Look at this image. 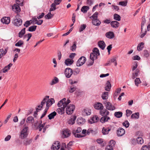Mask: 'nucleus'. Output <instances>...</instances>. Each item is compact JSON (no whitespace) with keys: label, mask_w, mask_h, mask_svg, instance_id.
I'll use <instances>...</instances> for the list:
<instances>
[{"label":"nucleus","mask_w":150,"mask_h":150,"mask_svg":"<svg viewBox=\"0 0 150 150\" xmlns=\"http://www.w3.org/2000/svg\"><path fill=\"white\" fill-rule=\"evenodd\" d=\"M70 102V100L67 99L66 100L65 98H64L58 103L57 105L58 107H60L57 109L56 111L59 114H63L64 112V109L67 105Z\"/></svg>","instance_id":"obj_1"},{"label":"nucleus","mask_w":150,"mask_h":150,"mask_svg":"<svg viewBox=\"0 0 150 150\" xmlns=\"http://www.w3.org/2000/svg\"><path fill=\"white\" fill-rule=\"evenodd\" d=\"M28 127H24L20 132V137L21 139H24L26 138L28 135Z\"/></svg>","instance_id":"obj_2"},{"label":"nucleus","mask_w":150,"mask_h":150,"mask_svg":"<svg viewBox=\"0 0 150 150\" xmlns=\"http://www.w3.org/2000/svg\"><path fill=\"white\" fill-rule=\"evenodd\" d=\"M66 107H67L66 109V112L67 114L69 115L71 114L75 109L74 105L72 104H67Z\"/></svg>","instance_id":"obj_3"},{"label":"nucleus","mask_w":150,"mask_h":150,"mask_svg":"<svg viewBox=\"0 0 150 150\" xmlns=\"http://www.w3.org/2000/svg\"><path fill=\"white\" fill-rule=\"evenodd\" d=\"M106 108L107 109L110 110H113L115 109V107L109 102L105 101L103 103Z\"/></svg>","instance_id":"obj_4"},{"label":"nucleus","mask_w":150,"mask_h":150,"mask_svg":"<svg viewBox=\"0 0 150 150\" xmlns=\"http://www.w3.org/2000/svg\"><path fill=\"white\" fill-rule=\"evenodd\" d=\"M13 23L15 26L19 27L22 25V20L19 18L16 17L13 20Z\"/></svg>","instance_id":"obj_5"},{"label":"nucleus","mask_w":150,"mask_h":150,"mask_svg":"<svg viewBox=\"0 0 150 150\" xmlns=\"http://www.w3.org/2000/svg\"><path fill=\"white\" fill-rule=\"evenodd\" d=\"M86 58L83 56L81 57L78 60L76 63V66L80 67L85 62Z\"/></svg>","instance_id":"obj_6"},{"label":"nucleus","mask_w":150,"mask_h":150,"mask_svg":"<svg viewBox=\"0 0 150 150\" xmlns=\"http://www.w3.org/2000/svg\"><path fill=\"white\" fill-rule=\"evenodd\" d=\"M72 70L70 68H67L65 69V75L68 78H70L73 74Z\"/></svg>","instance_id":"obj_7"},{"label":"nucleus","mask_w":150,"mask_h":150,"mask_svg":"<svg viewBox=\"0 0 150 150\" xmlns=\"http://www.w3.org/2000/svg\"><path fill=\"white\" fill-rule=\"evenodd\" d=\"M115 142L113 140L110 142L109 144L105 148V150H113V147L115 146Z\"/></svg>","instance_id":"obj_8"},{"label":"nucleus","mask_w":150,"mask_h":150,"mask_svg":"<svg viewBox=\"0 0 150 150\" xmlns=\"http://www.w3.org/2000/svg\"><path fill=\"white\" fill-rule=\"evenodd\" d=\"M125 130L122 128H119L117 131V135L118 137L122 136L125 134Z\"/></svg>","instance_id":"obj_9"},{"label":"nucleus","mask_w":150,"mask_h":150,"mask_svg":"<svg viewBox=\"0 0 150 150\" xmlns=\"http://www.w3.org/2000/svg\"><path fill=\"white\" fill-rule=\"evenodd\" d=\"M60 146V144L59 141H56L54 143L52 146L51 147V149L52 150H58Z\"/></svg>","instance_id":"obj_10"},{"label":"nucleus","mask_w":150,"mask_h":150,"mask_svg":"<svg viewBox=\"0 0 150 150\" xmlns=\"http://www.w3.org/2000/svg\"><path fill=\"white\" fill-rule=\"evenodd\" d=\"M71 132L68 129H64L63 131L62 137L64 138H67L70 136Z\"/></svg>","instance_id":"obj_11"},{"label":"nucleus","mask_w":150,"mask_h":150,"mask_svg":"<svg viewBox=\"0 0 150 150\" xmlns=\"http://www.w3.org/2000/svg\"><path fill=\"white\" fill-rule=\"evenodd\" d=\"M94 107L96 109L101 110L103 109V104L97 102L94 105Z\"/></svg>","instance_id":"obj_12"},{"label":"nucleus","mask_w":150,"mask_h":150,"mask_svg":"<svg viewBox=\"0 0 150 150\" xmlns=\"http://www.w3.org/2000/svg\"><path fill=\"white\" fill-rule=\"evenodd\" d=\"M99 120V118L98 116L95 115L91 118L89 120V122L91 124L96 122Z\"/></svg>","instance_id":"obj_13"},{"label":"nucleus","mask_w":150,"mask_h":150,"mask_svg":"<svg viewBox=\"0 0 150 150\" xmlns=\"http://www.w3.org/2000/svg\"><path fill=\"white\" fill-rule=\"evenodd\" d=\"M1 21L3 23L8 24L10 22V18L9 17H5L1 19Z\"/></svg>","instance_id":"obj_14"},{"label":"nucleus","mask_w":150,"mask_h":150,"mask_svg":"<svg viewBox=\"0 0 150 150\" xmlns=\"http://www.w3.org/2000/svg\"><path fill=\"white\" fill-rule=\"evenodd\" d=\"M106 37L110 39H112L115 37L114 33L112 31H109L107 32L105 34Z\"/></svg>","instance_id":"obj_15"},{"label":"nucleus","mask_w":150,"mask_h":150,"mask_svg":"<svg viewBox=\"0 0 150 150\" xmlns=\"http://www.w3.org/2000/svg\"><path fill=\"white\" fill-rule=\"evenodd\" d=\"M74 62V61L73 59L68 58L65 60L64 64L67 66H70L73 64Z\"/></svg>","instance_id":"obj_16"},{"label":"nucleus","mask_w":150,"mask_h":150,"mask_svg":"<svg viewBox=\"0 0 150 150\" xmlns=\"http://www.w3.org/2000/svg\"><path fill=\"white\" fill-rule=\"evenodd\" d=\"M110 25L112 28H117L119 26L120 23L117 21H115L111 22Z\"/></svg>","instance_id":"obj_17"},{"label":"nucleus","mask_w":150,"mask_h":150,"mask_svg":"<svg viewBox=\"0 0 150 150\" xmlns=\"http://www.w3.org/2000/svg\"><path fill=\"white\" fill-rule=\"evenodd\" d=\"M13 10L17 13L21 11V8L17 4H15L12 6Z\"/></svg>","instance_id":"obj_18"},{"label":"nucleus","mask_w":150,"mask_h":150,"mask_svg":"<svg viewBox=\"0 0 150 150\" xmlns=\"http://www.w3.org/2000/svg\"><path fill=\"white\" fill-rule=\"evenodd\" d=\"M110 130V128L109 127H104L103 128L102 133L104 135L107 134Z\"/></svg>","instance_id":"obj_19"},{"label":"nucleus","mask_w":150,"mask_h":150,"mask_svg":"<svg viewBox=\"0 0 150 150\" xmlns=\"http://www.w3.org/2000/svg\"><path fill=\"white\" fill-rule=\"evenodd\" d=\"M38 122L37 121L36 123H35L34 124V126L35 128H36L37 129H39V131H41L43 128H44V126L45 125V123H44L42 124H40L38 126H37V123Z\"/></svg>","instance_id":"obj_20"},{"label":"nucleus","mask_w":150,"mask_h":150,"mask_svg":"<svg viewBox=\"0 0 150 150\" xmlns=\"http://www.w3.org/2000/svg\"><path fill=\"white\" fill-rule=\"evenodd\" d=\"M109 120H110V118L108 116H104L102 117L100 120V121L103 123L105 122L108 121Z\"/></svg>","instance_id":"obj_21"},{"label":"nucleus","mask_w":150,"mask_h":150,"mask_svg":"<svg viewBox=\"0 0 150 150\" xmlns=\"http://www.w3.org/2000/svg\"><path fill=\"white\" fill-rule=\"evenodd\" d=\"M98 45L100 48L103 50L104 49L105 46V43L103 40L99 41L98 42Z\"/></svg>","instance_id":"obj_22"},{"label":"nucleus","mask_w":150,"mask_h":150,"mask_svg":"<svg viewBox=\"0 0 150 150\" xmlns=\"http://www.w3.org/2000/svg\"><path fill=\"white\" fill-rule=\"evenodd\" d=\"M76 117L75 116H72L68 121V123L69 124L73 125L75 123Z\"/></svg>","instance_id":"obj_23"},{"label":"nucleus","mask_w":150,"mask_h":150,"mask_svg":"<svg viewBox=\"0 0 150 150\" xmlns=\"http://www.w3.org/2000/svg\"><path fill=\"white\" fill-rule=\"evenodd\" d=\"M77 123L79 125H82L85 122V119L82 117H79L77 119Z\"/></svg>","instance_id":"obj_24"},{"label":"nucleus","mask_w":150,"mask_h":150,"mask_svg":"<svg viewBox=\"0 0 150 150\" xmlns=\"http://www.w3.org/2000/svg\"><path fill=\"white\" fill-rule=\"evenodd\" d=\"M137 143L139 144H142L144 142V141L142 138L141 137H138L136 139Z\"/></svg>","instance_id":"obj_25"},{"label":"nucleus","mask_w":150,"mask_h":150,"mask_svg":"<svg viewBox=\"0 0 150 150\" xmlns=\"http://www.w3.org/2000/svg\"><path fill=\"white\" fill-rule=\"evenodd\" d=\"M144 43L143 42H141L139 44L137 47V49L138 51H140L142 50L144 47Z\"/></svg>","instance_id":"obj_26"},{"label":"nucleus","mask_w":150,"mask_h":150,"mask_svg":"<svg viewBox=\"0 0 150 150\" xmlns=\"http://www.w3.org/2000/svg\"><path fill=\"white\" fill-rule=\"evenodd\" d=\"M34 121V118L31 116L28 117L26 120V122L28 123L33 124Z\"/></svg>","instance_id":"obj_27"},{"label":"nucleus","mask_w":150,"mask_h":150,"mask_svg":"<svg viewBox=\"0 0 150 150\" xmlns=\"http://www.w3.org/2000/svg\"><path fill=\"white\" fill-rule=\"evenodd\" d=\"M12 65V64L11 63H10L7 66H6L2 70L3 72L6 73L10 69V67Z\"/></svg>","instance_id":"obj_28"},{"label":"nucleus","mask_w":150,"mask_h":150,"mask_svg":"<svg viewBox=\"0 0 150 150\" xmlns=\"http://www.w3.org/2000/svg\"><path fill=\"white\" fill-rule=\"evenodd\" d=\"M92 23L95 25L98 26L101 23L100 22L98 19H92Z\"/></svg>","instance_id":"obj_29"},{"label":"nucleus","mask_w":150,"mask_h":150,"mask_svg":"<svg viewBox=\"0 0 150 150\" xmlns=\"http://www.w3.org/2000/svg\"><path fill=\"white\" fill-rule=\"evenodd\" d=\"M111 88V85L110 81H107L106 86L105 87V89L107 91H110Z\"/></svg>","instance_id":"obj_30"},{"label":"nucleus","mask_w":150,"mask_h":150,"mask_svg":"<svg viewBox=\"0 0 150 150\" xmlns=\"http://www.w3.org/2000/svg\"><path fill=\"white\" fill-rule=\"evenodd\" d=\"M139 70L138 69H136L134 71L132 74V79H134L138 75V74L139 72Z\"/></svg>","instance_id":"obj_31"},{"label":"nucleus","mask_w":150,"mask_h":150,"mask_svg":"<svg viewBox=\"0 0 150 150\" xmlns=\"http://www.w3.org/2000/svg\"><path fill=\"white\" fill-rule=\"evenodd\" d=\"M139 117V112H136L133 114L131 116V118L134 119H138Z\"/></svg>","instance_id":"obj_32"},{"label":"nucleus","mask_w":150,"mask_h":150,"mask_svg":"<svg viewBox=\"0 0 150 150\" xmlns=\"http://www.w3.org/2000/svg\"><path fill=\"white\" fill-rule=\"evenodd\" d=\"M97 55L94 52L91 53L90 55V59L93 61L97 58Z\"/></svg>","instance_id":"obj_33"},{"label":"nucleus","mask_w":150,"mask_h":150,"mask_svg":"<svg viewBox=\"0 0 150 150\" xmlns=\"http://www.w3.org/2000/svg\"><path fill=\"white\" fill-rule=\"evenodd\" d=\"M7 52V50L6 49H5V50H4L3 49H0V59L4 56Z\"/></svg>","instance_id":"obj_34"},{"label":"nucleus","mask_w":150,"mask_h":150,"mask_svg":"<svg viewBox=\"0 0 150 150\" xmlns=\"http://www.w3.org/2000/svg\"><path fill=\"white\" fill-rule=\"evenodd\" d=\"M121 90V89L120 88H117L116 89L113 96V98L115 99H116V97L118 96V94L120 93Z\"/></svg>","instance_id":"obj_35"},{"label":"nucleus","mask_w":150,"mask_h":150,"mask_svg":"<svg viewBox=\"0 0 150 150\" xmlns=\"http://www.w3.org/2000/svg\"><path fill=\"white\" fill-rule=\"evenodd\" d=\"M59 82V79L57 77H55L54 79H53L51 83H50V84L51 85H53Z\"/></svg>","instance_id":"obj_36"},{"label":"nucleus","mask_w":150,"mask_h":150,"mask_svg":"<svg viewBox=\"0 0 150 150\" xmlns=\"http://www.w3.org/2000/svg\"><path fill=\"white\" fill-rule=\"evenodd\" d=\"M89 9V7L88 6H84L81 8V11L84 13H86L88 10Z\"/></svg>","instance_id":"obj_37"},{"label":"nucleus","mask_w":150,"mask_h":150,"mask_svg":"<svg viewBox=\"0 0 150 150\" xmlns=\"http://www.w3.org/2000/svg\"><path fill=\"white\" fill-rule=\"evenodd\" d=\"M56 114L57 113L55 111H54L50 114L48 115V117L49 119L51 120L54 118V116L56 115Z\"/></svg>","instance_id":"obj_38"},{"label":"nucleus","mask_w":150,"mask_h":150,"mask_svg":"<svg viewBox=\"0 0 150 150\" xmlns=\"http://www.w3.org/2000/svg\"><path fill=\"white\" fill-rule=\"evenodd\" d=\"M102 98L103 100H107L108 98V92H104L102 94Z\"/></svg>","instance_id":"obj_39"},{"label":"nucleus","mask_w":150,"mask_h":150,"mask_svg":"<svg viewBox=\"0 0 150 150\" xmlns=\"http://www.w3.org/2000/svg\"><path fill=\"white\" fill-rule=\"evenodd\" d=\"M83 113L84 115H89L91 114V110L88 108L85 109L83 110Z\"/></svg>","instance_id":"obj_40"},{"label":"nucleus","mask_w":150,"mask_h":150,"mask_svg":"<svg viewBox=\"0 0 150 150\" xmlns=\"http://www.w3.org/2000/svg\"><path fill=\"white\" fill-rule=\"evenodd\" d=\"M76 42H73L72 45L70 47L71 50L72 51L74 52L76 50Z\"/></svg>","instance_id":"obj_41"},{"label":"nucleus","mask_w":150,"mask_h":150,"mask_svg":"<svg viewBox=\"0 0 150 150\" xmlns=\"http://www.w3.org/2000/svg\"><path fill=\"white\" fill-rule=\"evenodd\" d=\"M25 28H24L22 29L21 31H20L18 34L19 37L20 38L23 37L24 35L25 32Z\"/></svg>","instance_id":"obj_42"},{"label":"nucleus","mask_w":150,"mask_h":150,"mask_svg":"<svg viewBox=\"0 0 150 150\" xmlns=\"http://www.w3.org/2000/svg\"><path fill=\"white\" fill-rule=\"evenodd\" d=\"M122 113L121 112H117L115 113V116L117 118H120L122 116Z\"/></svg>","instance_id":"obj_43"},{"label":"nucleus","mask_w":150,"mask_h":150,"mask_svg":"<svg viewBox=\"0 0 150 150\" xmlns=\"http://www.w3.org/2000/svg\"><path fill=\"white\" fill-rule=\"evenodd\" d=\"M114 19L115 20L119 21L120 20L121 17L120 16L116 13L113 16Z\"/></svg>","instance_id":"obj_44"},{"label":"nucleus","mask_w":150,"mask_h":150,"mask_svg":"<svg viewBox=\"0 0 150 150\" xmlns=\"http://www.w3.org/2000/svg\"><path fill=\"white\" fill-rule=\"evenodd\" d=\"M56 5H57L54 3H53L51 5V8H50L49 10L50 12H51L55 10L56 9Z\"/></svg>","instance_id":"obj_45"},{"label":"nucleus","mask_w":150,"mask_h":150,"mask_svg":"<svg viewBox=\"0 0 150 150\" xmlns=\"http://www.w3.org/2000/svg\"><path fill=\"white\" fill-rule=\"evenodd\" d=\"M37 27L36 25L31 26L29 28L28 30L30 32L34 31L35 30Z\"/></svg>","instance_id":"obj_46"},{"label":"nucleus","mask_w":150,"mask_h":150,"mask_svg":"<svg viewBox=\"0 0 150 150\" xmlns=\"http://www.w3.org/2000/svg\"><path fill=\"white\" fill-rule=\"evenodd\" d=\"M73 133L74 136L77 138H81L84 136L80 134H79V133L75 132L74 131H73Z\"/></svg>","instance_id":"obj_47"},{"label":"nucleus","mask_w":150,"mask_h":150,"mask_svg":"<svg viewBox=\"0 0 150 150\" xmlns=\"http://www.w3.org/2000/svg\"><path fill=\"white\" fill-rule=\"evenodd\" d=\"M134 82L135 85L138 86L139 84L141 83V81L139 78H136L134 81Z\"/></svg>","instance_id":"obj_48"},{"label":"nucleus","mask_w":150,"mask_h":150,"mask_svg":"<svg viewBox=\"0 0 150 150\" xmlns=\"http://www.w3.org/2000/svg\"><path fill=\"white\" fill-rule=\"evenodd\" d=\"M53 16V15H52L50 12L47 15L45 16V17L46 19H49L51 18Z\"/></svg>","instance_id":"obj_49"},{"label":"nucleus","mask_w":150,"mask_h":150,"mask_svg":"<svg viewBox=\"0 0 150 150\" xmlns=\"http://www.w3.org/2000/svg\"><path fill=\"white\" fill-rule=\"evenodd\" d=\"M49 98V96H47L43 99L41 103V105H42V106H43L44 104H45L47 100V99H48Z\"/></svg>","instance_id":"obj_50"},{"label":"nucleus","mask_w":150,"mask_h":150,"mask_svg":"<svg viewBox=\"0 0 150 150\" xmlns=\"http://www.w3.org/2000/svg\"><path fill=\"white\" fill-rule=\"evenodd\" d=\"M76 89V87L74 85L71 86L70 87V89L69 92L70 93H72L74 92Z\"/></svg>","instance_id":"obj_51"},{"label":"nucleus","mask_w":150,"mask_h":150,"mask_svg":"<svg viewBox=\"0 0 150 150\" xmlns=\"http://www.w3.org/2000/svg\"><path fill=\"white\" fill-rule=\"evenodd\" d=\"M23 41L20 40L15 44V45L17 47H21L23 44Z\"/></svg>","instance_id":"obj_52"},{"label":"nucleus","mask_w":150,"mask_h":150,"mask_svg":"<svg viewBox=\"0 0 150 150\" xmlns=\"http://www.w3.org/2000/svg\"><path fill=\"white\" fill-rule=\"evenodd\" d=\"M46 107L45 109L47 108V110H48L49 107L51 106L52 103H51V101H50V99H47L46 102Z\"/></svg>","instance_id":"obj_53"},{"label":"nucleus","mask_w":150,"mask_h":150,"mask_svg":"<svg viewBox=\"0 0 150 150\" xmlns=\"http://www.w3.org/2000/svg\"><path fill=\"white\" fill-rule=\"evenodd\" d=\"M32 36V35L31 33H28L26 34L24 36V39L27 38L26 40L27 41H28Z\"/></svg>","instance_id":"obj_54"},{"label":"nucleus","mask_w":150,"mask_h":150,"mask_svg":"<svg viewBox=\"0 0 150 150\" xmlns=\"http://www.w3.org/2000/svg\"><path fill=\"white\" fill-rule=\"evenodd\" d=\"M86 27V25L85 24H82L81 25L80 27L79 28V31L81 32L84 30Z\"/></svg>","instance_id":"obj_55"},{"label":"nucleus","mask_w":150,"mask_h":150,"mask_svg":"<svg viewBox=\"0 0 150 150\" xmlns=\"http://www.w3.org/2000/svg\"><path fill=\"white\" fill-rule=\"evenodd\" d=\"M138 66L137 62H135L133 63V65L132 67V70L134 71L136 69Z\"/></svg>","instance_id":"obj_56"},{"label":"nucleus","mask_w":150,"mask_h":150,"mask_svg":"<svg viewBox=\"0 0 150 150\" xmlns=\"http://www.w3.org/2000/svg\"><path fill=\"white\" fill-rule=\"evenodd\" d=\"M98 13L97 12H95L94 13L92 16L90 17V18H92V19H98Z\"/></svg>","instance_id":"obj_57"},{"label":"nucleus","mask_w":150,"mask_h":150,"mask_svg":"<svg viewBox=\"0 0 150 150\" xmlns=\"http://www.w3.org/2000/svg\"><path fill=\"white\" fill-rule=\"evenodd\" d=\"M127 1H120L119 2V5L123 6H126L127 5Z\"/></svg>","instance_id":"obj_58"},{"label":"nucleus","mask_w":150,"mask_h":150,"mask_svg":"<svg viewBox=\"0 0 150 150\" xmlns=\"http://www.w3.org/2000/svg\"><path fill=\"white\" fill-rule=\"evenodd\" d=\"M32 22L31 20L27 21L24 24V26L26 27L29 26L31 23Z\"/></svg>","instance_id":"obj_59"},{"label":"nucleus","mask_w":150,"mask_h":150,"mask_svg":"<svg viewBox=\"0 0 150 150\" xmlns=\"http://www.w3.org/2000/svg\"><path fill=\"white\" fill-rule=\"evenodd\" d=\"M110 60L111 63H114L115 66H116L117 65V63L116 62V57H113L112 58L110 59Z\"/></svg>","instance_id":"obj_60"},{"label":"nucleus","mask_w":150,"mask_h":150,"mask_svg":"<svg viewBox=\"0 0 150 150\" xmlns=\"http://www.w3.org/2000/svg\"><path fill=\"white\" fill-rule=\"evenodd\" d=\"M43 106H42V105H38L37 108H36V111L35 112V114H37V112L39 110H41L42 109Z\"/></svg>","instance_id":"obj_61"},{"label":"nucleus","mask_w":150,"mask_h":150,"mask_svg":"<svg viewBox=\"0 0 150 150\" xmlns=\"http://www.w3.org/2000/svg\"><path fill=\"white\" fill-rule=\"evenodd\" d=\"M93 52H94L98 56L99 55L100 53L99 50L97 48H94L93 50Z\"/></svg>","instance_id":"obj_62"},{"label":"nucleus","mask_w":150,"mask_h":150,"mask_svg":"<svg viewBox=\"0 0 150 150\" xmlns=\"http://www.w3.org/2000/svg\"><path fill=\"white\" fill-rule=\"evenodd\" d=\"M80 72V69L79 68H76L74 70V75H76L78 74Z\"/></svg>","instance_id":"obj_63"},{"label":"nucleus","mask_w":150,"mask_h":150,"mask_svg":"<svg viewBox=\"0 0 150 150\" xmlns=\"http://www.w3.org/2000/svg\"><path fill=\"white\" fill-rule=\"evenodd\" d=\"M122 125L126 128H127L129 127V124L128 121L126 120L122 123Z\"/></svg>","instance_id":"obj_64"}]
</instances>
